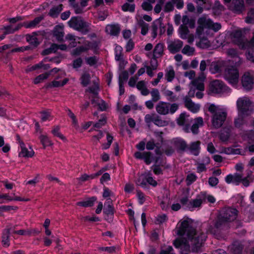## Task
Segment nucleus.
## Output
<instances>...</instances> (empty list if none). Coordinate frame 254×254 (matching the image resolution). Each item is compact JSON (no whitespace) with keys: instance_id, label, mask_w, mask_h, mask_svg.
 Segmentation results:
<instances>
[{"instance_id":"f257e3e1","label":"nucleus","mask_w":254,"mask_h":254,"mask_svg":"<svg viewBox=\"0 0 254 254\" xmlns=\"http://www.w3.org/2000/svg\"><path fill=\"white\" fill-rule=\"evenodd\" d=\"M175 232L177 235L185 236L190 241L193 252H197L202 247L206 238L204 233L196 231L192 227L190 219L181 220L177 224Z\"/></svg>"},{"instance_id":"f03ea898","label":"nucleus","mask_w":254,"mask_h":254,"mask_svg":"<svg viewBox=\"0 0 254 254\" xmlns=\"http://www.w3.org/2000/svg\"><path fill=\"white\" fill-rule=\"evenodd\" d=\"M238 215V211L236 209L227 207L225 208L220 216L214 223V227L210 225L208 228V231L211 234H215L218 229H224L228 227V223L235 220Z\"/></svg>"},{"instance_id":"7ed1b4c3","label":"nucleus","mask_w":254,"mask_h":254,"mask_svg":"<svg viewBox=\"0 0 254 254\" xmlns=\"http://www.w3.org/2000/svg\"><path fill=\"white\" fill-rule=\"evenodd\" d=\"M197 23L198 26L196 28V34L199 37L212 36V34L210 33V30L212 29L214 32H217L221 28L220 23H214L205 15L199 18Z\"/></svg>"},{"instance_id":"20e7f679","label":"nucleus","mask_w":254,"mask_h":254,"mask_svg":"<svg viewBox=\"0 0 254 254\" xmlns=\"http://www.w3.org/2000/svg\"><path fill=\"white\" fill-rule=\"evenodd\" d=\"M208 105V111L211 114L212 126L215 128L221 127L227 117L226 110L213 104Z\"/></svg>"},{"instance_id":"39448f33","label":"nucleus","mask_w":254,"mask_h":254,"mask_svg":"<svg viewBox=\"0 0 254 254\" xmlns=\"http://www.w3.org/2000/svg\"><path fill=\"white\" fill-rule=\"evenodd\" d=\"M52 73L57 74L54 76V80L47 84V87L49 88L62 87L64 86L69 81L65 77L66 72L58 68H54L50 70V75Z\"/></svg>"},{"instance_id":"423d86ee","label":"nucleus","mask_w":254,"mask_h":254,"mask_svg":"<svg viewBox=\"0 0 254 254\" xmlns=\"http://www.w3.org/2000/svg\"><path fill=\"white\" fill-rule=\"evenodd\" d=\"M237 107L238 113L241 115L248 116L253 112V104L248 97H242L237 101Z\"/></svg>"},{"instance_id":"0eeeda50","label":"nucleus","mask_w":254,"mask_h":254,"mask_svg":"<svg viewBox=\"0 0 254 254\" xmlns=\"http://www.w3.org/2000/svg\"><path fill=\"white\" fill-rule=\"evenodd\" d=\"M227 184H233L236 186L240 183L245 187H248L250 184V177L249 176L245 177L243 173H235L233 174H230L226 176L225 179Z\"/></svg>"},{"instance_id":"6e6552de","label":"nucleus","mask_w":254,"mask_h":254,"mask_svg":"<svg viewBox=\"0 0 254 254\" xmlns=\"http://www.w3.org/2000/svg\"><path fill=\"white\" fill-rule=\"evenodd\" d=\"M178 103H170L168 102L160 101L155 107L157 113L161 115L173 114L179 109Z\"/></svg>"},{"instance_id":"1a4fd4ad","label":"nucleus","mask_w":254,"mask_h":254,"mask_svg":"<svg viewBox=\"0 0 254 254\" xmlns=\"http://www.w3.org/2000/svg\"><path fill=\"white\" fill-rule=\"evenodd\" d=\"M69 26L74 30L85 34L89 32V24L84 21L81 17H72L68 21Z\"/></svg>"},{"instance_id":"9d476101","label":"nucleus","mask_w":254,"mask_h":254,"mask_svg":"<svg viewBox=\"0 0 254 254\" xmlns=\"http://www.w3.org/2000/svg\"><path fill=\"white\" fill-rule=\"evenodd\" d=\"M205 78L206 76L204 73H201L197 78L192 80L190 82L191 86L188 92V95L190 97H194L196 90H204V81Z\"/></svg>"},{"instance_id":"9b49d317","label":"nucleus","mask_w":254,"mask_h":254,"mask_svg":"<svg viewBox=\"0 0 254 254\" xmlns=\"http://www.w3.org/2000/svg\"><path fill=\"white\" fill-rule=\"evenodd\" d=\"M224 77L230 84L236 85L239 79V70L234 66H228L225 69Z\"/></svg>"},{"instance_id":"f8f14e48","label":"nucleus","mask_w":254,"mask_h":254,"mask_svg":"<svg viewBox=\"0 0 254 254\" xmlns=\"http://www.w3.org/2000/svg\"><path fill=\"white\" fill-rule=\"evenodd\" d=\"M17 141L20 148V151L19 153V156L24 158H32L34 156L35 152L31 146L28 147L26 145L23 140L21 139L19 135H16Z\"/></svg>"},{"instance_id":"ddd939ff","label":"nucleus","mask_w":254,"mask_h":254,"mask_svg":"<svg viewBox=\"0 0 254 254\" xmlns=\"http://www.w3.org/2000/svg\"><path fill=\"white\" fill-rule=\"evenodd\" d=\"M227 86L223 81L219 80H214L209 84L208 94H219L225 91Z\"/></svg>"},{"instance_id":"4468645a","label":"nucleus","mask_w":254,"mask_h":254,"mask_svg":"<svg viewBox=\"0 0 254 254\" xmlns=\"http://www.w3.org/2000/svg\"><path fill=\"white\" fill-rule=\"evenodd\" d=\"M144 120L147 124L152 122L158 127H165L168 125V122L167 121L163 120L161 117L155 113L146 115Z\"/></svg>"},{"instance_id":"2eb2a0df","label":"nucleus","mask_w":254,"mask_h":254,"mask_svg":"<svg viewBox=\"0 0 254 254\" xmlns=\"http://www.w3.org/2000/svg\"><path fill=\"white\" fill-rule=\"evenodd\" d=\"M165 26L160 19L155 20L152 24L151 33L152 37L154 39L158 34L161 35L165 32Z\"/></svg>"},{"instance_id":"dca6fc26","label":"nucleus","mask_w":254,"mask_h":254,"mask_svg":"<svg viewBox=\"0 0 254 254\" xmlns=\"http://www.w3.org/2000/svg\"><path fill=\"white\" fill-rule=\"evenodd\" d=\"M190 115L186 113H182L176 120L177 124L180 126L184 127V130L186 132H190L189 127Z\"/></svg>"},{"instance_id":"f3484780","label":"nucleus","mask_w":254,"mask_h":254,"mask_svg":"<svg viewBox=\"0 0 254 254\" xmlns=\"http://www.w3.org/2000/svg\"><path fill=\"white\" fill-rule=\"evenodd\" d=\"M190 97L188 95L184 98L185 107L191 112L196 113L199 111L200 105L193 102Z\"/></svg>"},{"instance_id":"a211bd4d","label":"nucleus","mask_w":254,"mask_h":254,"mask_svg":"<svg viewBox=\"0 0 254 254\" xmlns=\"http://www.w3.org/2000/svg\"><path fill=\"white\" fill-rule=\"evenodd\" d=\"M242 84L246 90L253 88L254 85V79L249 72H245L242 77Z\"/></svg>"},{"instance_id":"6ab92c4d","label":"nucleus","mask_w":254,"mask_h":254,"mask_svg":"<svg viewBox=\"0 0 254 254\" xmlns=\"http://www.w3.org/2000/svg\"><path fill=\"white\" fill-rule=\"evenodd\" d=\"M205 196L200 193L198 194L195 199L190 201L188 203V207L189 209H193L194 208L200 207L203 202H204V199Z\"/></svg>"},{"instance_id":"aec40b11","label":"nucleus","mask_w":254,"mask_h":254,"mask_svg":"<svg viewBox=\"0 0 254 254\" xmlns=\"http://www.w3.org/2000/svg\"><path fill=\"white\" fill-rule=\"evenodd\" d=\"M226 65V62L219 61L212 62L209 67V70L212 73L215 74L220 72Z\"/></svg>"},{"instance_id":"412c9836","label":"nucleus","mask_w":254,"mask_h":254,"mask_svg":"<svg viewBox=\"0 0 254 254\" xmlns=\"http://www.w3.org/2000/svg\"><path fill=\"white\" fill-rule=\"evenodd\" d=\"M183 42L180 40H175L168 43V49L172 53L179 52L182 48Z\"/></svg>"},{"instance_id":"4be33fe9","label":"nucleus","mask_w":254,"mask_h":254,"mask_svg":"<svg viewBox=\"0 0 254 254\" xmlns=\"http://www.w3.org/2000/svg\"><path fill=\"white\" fill-rule=\"evenodd\" d=\"M164 45L163 43H159L154 47L152 51V59L154 60L163 56L164 55Z\"/></svg>"},{"instance_id":"5701e85b","label":"nucleus","mask_w":254,"mask_h":254,"mask_svg":"<svg viewBox=\"0 0 254 254\" xmlns=\"http://www.w3.org/2000/svg\"><path fill=\"white\" fill-rule=\"evenodd\" d=\"M64 26L63 24L56 25L53 31L54 36L58 41H62L64 36Z\"/></svg>"},{"instance_id":"b1692460","label":"nucleus","mask_w":254,"mask_h":254,"mask_svg":"<svg viewBox=\"0 0 254 254\" xmlns=\"http://www.w3.org/2000/svg\"><path fill=\"white\" fill-rule=\"evenodd\" d=\"M90 48L91 43L89 41H86L84 46H81L74 49L72 50L71 54L74 56H78L83 52H87Z\"/></svg>"},{"instance_id":"393cba45","label":"nucleus","mask_w":254,"mask_h":254,"mask_svg":"<svg viewBox=\"0 0 254 254\" xmlns=\"http://www.w3.org/2000/svg\"><path fill=\"white\" fill-rule=\"evenodd\" d=\"M203 120L202 117H199L194 119V123L192 125L190 130L192 133L196 134L199 132V127L203 126Z\"/></svg>"},{"instance_id":"a878e982","label":"nucleus","mask_w":254,"mask_h":254,"mask_svg":"<svg viewBox=\"0 0 254 254\" xmlns=\"http://www.w3.org/2000/svg\"><path fill=\"white\" fill-rule=\"evenodd\" d=\"M44 17L42 16L36 17L34 20L30 21L24 22L21 23L22 26L26 28H31L35 27L43 19Z\"/></svg>"},{"instance_id":"bb28decb","label":"nucleus","mask_w":254,"mask_h":254,"mask_svg":"<svg viewBox=\"0 0 254 254\" xmlns=\"http://www.w3.org/2000/svg\"><path fill=\"white\" fill-rule=\"evenodd\" d=\"M105 31L107 33L111 35H117L120 31L118 24H109L106 26Z\"/></svg>"},{"instance_id":"cd10ccee","label":"nucleus","mask_w":254,"mask_h":254,"mask_svg":"<svg viewBox=\"0 0 254 254\" xmlns=\"http://www.w3.org/2000/svg\"><path fill=\"white\" fill-rule=\"evenodd\" d=\"M104 212L107 215H113L114 214V208L113 201L110 198H108L106 200Z\"/></svg>"},{"instance_id":"c85d7f7f","label":"nucleus","mask_w":254,"mask_h":254,"mask_svg":"<svg viewBox=\"0 0 254 254\" xmlns=\"http://www.w3.org/2000/svg\"><path fill=\"white\" fill-rule=\"evenodd\" d=\"M26 40L27 42L34 47H37L40 44L39 39L37 37V34L35 32L33 33L31 35H26Z\"/></svg>"},{"instance_id":"c756f323","label":"nucleus","mask_w":254,"mask_h":254,"mask_svg":"<svg viewBox=\"0 0 254 254\" xmlns=\"http://www.w3.org/2000/svg\"><path fill=\"white\" fill-rule=\"evenodd\" d=\"M97 198L95 197L88 198L87 199L77 202L76 205L84 207H91L94 205V202L96 201Z\"/></svg>"},{"instance_id":"7c9ffc66","label":"nucleus","mask_w":254,"mask_h":254,"mask_svg":"<svg viewBox=\"0 0 254 254\" xmlns=\"http://www.w3.org/2000/svg\"><path fill=\"white\" fill-rule=\"evenodd\" d=\"M39 138L44 148L53 145V142L47 134H41Z\"/></svg>"},{"instance_id":"2f4dec72","label":"nucleus","mask_w":254,"mask_h":254,"mask_svg":"<svg viewBox=\"0 0 254 254\" xmlns=\"http://www.w3.org/2000/svg\"><path fill=\"white\" fill-rule=\"evenodd\" d=\"M10 228H5L2 233V243L3 246L8 247L9 245Z\"/></svg>"},{"instance_id":"473e14b6","label":"nucleus","mask_w":254,"mask_h":254,"mask_svg":"<svg viewBox=\"0 0 254 254\" xmlns=\"http://www.w3.org/2000/svg\"><path fill=\"white\" fill-rule=\"evenodd\" d=\"M22 27V24H18V25L13 26L11 25L5 26L3 27L4 31V35L9 34H12L15 32L16 31H18Z\"/></svg>"},{"instance_id":"72a5a7b5","label":"nucleus","mask_w":254,"mask_h":254,"mask_svg":"<svg viewBox=\"0 0 254 254\" xmlns=\"http://www.w3.org/2000/svg\"><path fill=\"white\" fill-rule=\"evenodd\" d=\"M233 3L232 10L236 12H241L244 9V0H233Z\"/></svg>"},{"instance_id":"f704fd0d","label":"nucleus","mask_w":254,"mask_h":254,"mask_svg":"<svg viewBox=\"0 0 254 254\" xmlns=\"http://www.w3.org/2000/svg\"><path fill=\"white\" fill-rule=\"evenodd\" d=\"M165 78L168 82H171L175 76V72L172 66H169L165 70Z\"/></svg>"},{"instance_id":"c9c22d12","label":"nucleus","mask_w":254,"mask_h":254,"mask_svg":"<svg viewBox=\"0 0 254 254\" xmlns=\"http://www.w3.org/2000/svg\"><path fill=\"white\" fill-rule=\"evenodd\" d=\"M1 198L4 199L7 201H10L12 200L15 201H28L30 200L29 198H22L19 196H15L14 197H12L10 196L8 194L5 193L1 194Z\"/></svg>"},{"instance_id":"e433bc0d","label":"nucleus","mask_w":254,"mask_h":254,"mask_svg":"<svg viewBox=\"0 0 254 254\" xmlns=\"http://www.w3.org/2000/svg\"><path fill=\"white\" fill-rule=\"evenodd\" d=\"M163 94L170 102H175L178 99V97L174 94V93L168 89H164L163 90Z\"/></svg>"},{"instance_id":"4c0bfd02","label":"nucleus","mask_w":254,"mask_h":254,"mask_svg":"<svg viewBox=\"0 0 254 254\" xmlns=\"http://www.w3.org/2000/svg\"><path fill=\"white\" fill-rule=\"evenodd\" d=\"M62 9L63 5L62 4L55 6L50 9L49 15L52 17H57Z\"/></svg>"},{"instance_id":"58836bf2","label":"nucleus","mask_w":254,"mask_h":254,"mask_svg":"<svg viewBox=\"0 0 254 254\" xmlns=\"http://www.w3.org/2000/svg\"><path fill=\"white\" fill-rule=\"evenodd\" d=\"M51 132L54 136L58 137L64 141H66V137L60 131V128L59 126L54 127L52 128Z\"/></svg>"},{"instance_id":"ea45409f","label":"nucleus","mask_w":254,"mask_h":254,"mask_svg":"<svg viewBox=\"0 0 254 254\" xmlns=\"http://www.w3.org/2000/svg\"><path fill=\"white\" fill-rule=\"evenodd\" d=\"M174 145L178 149L181 150H185L187 147L186 142L180 139H177L174 141Z\"/></svg>"},{"instance_id":"a19ab883","label":"nucleus","mask_w":254,"mask_h":254,"mask_svg":"<svg viewBox=\"0 0 254 254\" xmlns=\"http://www.w3.org/2000/svg\"><path fill=\"white\" fill-rule=\"evenodd\" d=\"M182 53L188 56H191L194 54L195 49L194 47H190V46L187 45H185L182 49Z\"/></svg>"},{"instance_id":"79ce46f5","label":"nucleus","mask_w":254,"mask_h":254,"mask_svg":"<svg viewBox=\"0 0 254 254\" xmlns=\"http://www.w3.org/2000/svg\"><path fill=\"white\" fill-rule=\"evenodd\" d=\"M179 31L181 38L184 39L187 38L189 30L186 25H181L179 28Z\"/></svg>"},{"instance_id":"37998d69","label":"nucleus","mask_w":254,"mask_h":254,"mask_svg":"<svg viewBox=\"0 0 254 254\" xmlns=\"http://www.w3.org/2000/svg\"><path fill=\"white\" fill-rule=\"evenodd\" d=\"M138 26L141 28V34L145 35L148 31L149 25L143 20H140L138 22Z\"/></svg>"},{"instance_id":"c03bdc74","label":"nucleus","mask_w":254,"mask_h":254,"mask_svg":"<svg viewBox=\"0 0 254 254\" xmlns=\"http://www.w3.org/2000/svg\"><path fill=\"white\" fill-rule=\"evenodd\" d=\"M146 177L147 174H145L140 175L136 181V185L143 188L145 187L147 181Z\"/></svg>"},{"instance_id":"a18cd8bd","label":"nucleus","mask_w":254,"mask_h":254,"mask_svg":"<svg viewBox=\"0 0 254 254\" xmlns=\"http://www.w3.org/2000/svg\"><path fill=\"white\" fill-rule=\"evenodd\" d=\"M65 39L69 42L68 45L69 47L73 48L77 46L76 39L75 36L68 34L66 36Z\"/></svg>"},{"instance_id":"49530a36","label":"nucleus","mask_w":254,"mask_h":254,"mask_svg":"<svg viewBox=\"0 0 254 254\" xmlns=\"http://www.w3.org/2000/svg\"><path fill=\"white\" fill-rule=\"evenodd\" d=\"M222 152L226 154H240L241 150L239 148H234L233 147L225 148L222 150Z\"/></svg>"},{"instance_id":"de8ad7c7","label":"nucleus","mask_w":254,"mask_h":254,"mask_svg":"<svg viewBox=\"0 0 254 254\" xmlns=\"http://www.w3.org/2000/svg\"><path fill=\"white\" fill-rule=\"evenodd\" d=\"M50 76V71L48 72H45L44 73L40 74L37 76L34 80V83L35 84H38L43 80L47 79Z\"/></svg>"},{"instance_id":"09e8293b","label":"nucleus","mask_w":254,"mask_h":254,"mask_svg":"<svg viewBox=\"0 0 254 254\" xmlns=\"http://www.w3.org/2000/svg\"><path fill=\"white\" fill-rule=\"evenodd\" d=\"M243 250V247L238 242L234 243L231 248V250L234 254H239Z\"/></svg>"},{"instance_id":"8fccbe9b","label":"nucleus","mask_w":254,"mask_h":254,"mask_svg":"<svg viewBox=\"0 0 254 254\" xmlns=\"http://www.w3.org/2000/svg\"><path fill=\"white\" fill-rule=\"evenodd\" d=\"M200 142L199 141H196L192 142L190 146V149L191 151H194V154L195 155H198V151L200 149Z\"/></svg>"},{"instance_id":"3c124183","label":"nucleus","mask_w":254,"mask_h":254,"mask_svg":"<svg viewBox=\"0 0 254 254\" xmlns=\"http://www.w3.org/2000/svg\"><path fill=\"white\" fill-rule=\"evenodd\" d=\"M93 179V178L92 174L88 175L86 173L81 174L79 177L77 178V180L80 183H84L86 181H89Z\"/></svg>"},{"instance_id":"603ef678","label":"nucleus","mask_w":254,"mask_h":254,"mask_svg":"<svg viewBox=\"0 0 254 254\" xmlns=\"http://www.w3.org/2000/svg\"><path fill=\"white\" fill-rule=\"evenodd\" d=\"M204 36H201L200 38V40L197 46L201 48H206L210 46V42L206 38H204Z\"/></svg>"},{"instance_id":"864d4df0","label":"nucleus","mask_w":254,"mask_h":254,"mask_svg":"<svg viewBox=\"0 0 254 254\" xmlns=\"http://www.w3.org/2000/svg\"><path fill=\"white\" fill-rule=\"evenodd\" d=\"M50 68V65L49 64H44L43 62H41L38 64L33 65L30 70H34L37 69L43 68L44 70H47Z\"/></svg>"},{"instance_id":"5fc2aeb1","label":"nucleus","mask_w":254,"mask_h":254,"mask_svg":"<svg viewBox=\"0 0 254 254\" xmlns=\"http://www.w3.org/2000/svg\"><path fill=\"white\" fill-rule=\"evenodd\" d=\"M237 44L238 45L240 49L242 50L248 49V50L251 48V43L249 41H239Z\"/></svg>"},{"instance_id":"6e6d98bb","label":"nucleus","mask_w":254,"mask_h":254,"mask_svg":"<svg viewBox=\"0 0 254 254\" xmlns=\"http://www.w3.org/2000/svg\"><path fill=\"white\" fill-rule=\"evenodd\" d=\"M152 101L156 102L160 99V95L157 89H153L150 92Z\"/></svg>"},{"instance_id":"4d7b16f0","label":"nucleus","mask_w":254,"mask_h":254,"mask_svg":"<svg viewBox=\"0 0 254 254\" xmlns=\"http://www.w3.org/2000/svg\"><path fill=\"white\" fill-rule=\"evenodd\" d=\"M90 76L89 73H84L81 77V83L84 86H86L89 83Z\"/></svg>"},{"instance_id":"13d9d810","label":"nucleus","mask_w":254,"mask_h":254,"mask_svg":"<svg viewBox=\"0 0 254 254\" xmlns=\"http://www.w3.org/2000/svg\"><path fill=\"white\" fill-rule=\"evenodd\" d=\"M213 9L214 10V12L215 14H219L220 12L224 10V8L223 6H222L220 4L219 1H216L215 2L214 6Z\"/></svg>"},{"instance_id":"bf43d9fd","label":"nucleus","mask_w":254,"mask_h":254,"mask_svg":"<svg viewBox=\"0 0 254 254\" xmlns=\"http://www.w3.org/2000/svg\"><path fill=\"white\" fill-rule=\"evenodd\" d=\"M122 48L121 46H116L115 48V59L117 61H121L123 59Z\"/></svg>"},{"instance_id":"052dcab7","label":"nucleus","mask_w":254,"mask_h":254,"mask_svg":"<svg viewBox=\"0 0 254 254\" xmlns=\"http://www.w3.org/2000/svg\"><path fill=\"white\" fill-rule=\"evenodd\" d=\"M67 48V47L65 44H62L58 45L56 44H53L51 45L50 50L52 51H54V52H55L58 49H60L63 51H65L66 50Z\"/></svg>"},{"instance_id":"680f3d73","label":"nucleus","mask_w":254,"mask_h":254,"mask_svg":"<svg viewBox=\"0 0 254 254\" xmlns=\"http://www.w3.org/2000/svg\"><path fill=\"white\" fill-rule=\"evenodd\" d=\"M135 9V5L134 4H129L128 3H125L122 6V10L124 11L133 12Z\"/></svg>"},{"instance_id":"e2e57ef3","label":"nucleus","mask_w":254,"mask_h":254,"mask_svg":"<svg viewBox=\"0 0 254 254\" xmlns=\"http://www.w3.org/2000/svg\"><path fill=\"white\" fill-rule=\"evenodd\" d=\"M246 56L248 60L254 63V46L252 47V48L248 50Z\"/></svg>"},{"instance_id":"0e129e2a","label":"nucleus","mask_w":254,"mask_h":254,"mask_svg":"<svg viewBox=\"0 0 254 254\" xmlns=\"http://www.w3.org/2000/svg\"><path fill=\"white\" fill-rule=\"evenodd\" d=\"M143 159L146 164H150L152 161V158L151 155V153L149 152H144Z\"/></svg>"},{"instance_id":"69168bd1","label":"nucleus","mask_w":254,"mask_h":254,"mask_svg":"<svg viewBox=\"0 0 254 254\" xmlns=\"http://www.w3.org/2000/svg\"><path fill=\"white\" fill-rule=\"evenodd\" d=\"M72 6L76 14H80L83 12L84 7H82L81 5H78L76 3H72Z\"/></svg>"},{"instance_id":"338daca9","label":"nucleus","mask_w":254,"mask_h":254,"mask_svg":"<svg viewBox=\"0 0 254 254\" xmlns=\"http://www.w3.org/2000/svg\"><path fill=\"white\" fill-rule=\"evenodd\" d=\"M227 55L232 58H237L239 56L238 52L234 49H229L227 51Z\"/></svg>"},{"instance_id":"774afa93","label":"nucleus","mask_w":254,"mask_h":254,"mask_svg":"<svg viewBox=\"0 0 254 254\" xmlns=\"http://www.w3.org/2000/svg\"><path fill=\"white\" fill-rule=\"evenodd\" d=\"M107 122V119L105 116H103L99 121L96 123L94 125V127L97 128H100L103 126H104Z\"/></svg>"}]
</instances>
